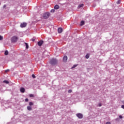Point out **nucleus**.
I'll list each match as a JSON object with an SVG mask.
<instances>
[{
  "instance_id": "obj_23",
  "label": "nucleus",
  "mask_w": 124,
  "mask_h": 124,
  "mask_svg": "<svg viewBox=\"0 0 124 124\" xmlns=\"http://www.w3.org/2000/svg\"><path fill=\"white\" fill-rule=\"evenodd\" d=\"M117 4H120V3H121V1L120 0H119L117 2Z\"/></svg>"
},
{
  "instance_id": "obj_13",
  "label": "nucleus",
  "mask_w": 124,
  "mask_h": 124,
  "mask_svg": "<svg viewBox=\"0 0 124 124\" xmlns=\"http://www.w3.org/2000/svg\"><path fill=\"white\" fill-rule=\"evenodd\" d=\"M26 49H29V45L27 43H25Z\"/></svg>"
},
{
  "instance_id": "obj_6",
  "label": "nucleus",
  "mask_w": 124,
  "mask_h": 124,
  "mask_svg": "<svg viewBox=\"0 0 124 124\" xmlns=\"http://www.w3.org/2000/svg\"><path fill=\"white\" fill-rule=\"evenodd\" d=\"M43 41L41 40L38 42V45L39 46H41L43 44Z\"/></svg>"
},
{
  "instance_id": "obj_17",
  "label": "nucleus",
  "mask_w": 124,
  "mask_h": 124,
  "mask_svg": "<svg viewBox=\"0 0 124 124\" xmlns=\"http://www.w3.org/2000/svg\"><path fill=\"white\" fill-rule=\"evenodd\" d=\"M4 54L6 55V56H7V55H8V51L7 50H6L4 52Z\"/></svg>"
},
{
  "instance_id": "obj_11",
  "label": "nucleus",
  "mask_w": 124,
  "mask_h": 124,
  "mask_svg": "<svg viewBox=\"0 0 124 124\" xmlns=\"http://www.w3.org/2000/svg\"><path fill=\"white\" fill-rule=\"evenodd\" d=\"M27 109H28L29 111H31V110H32L31 107V106H28V107H27Z\"/></svg>"
},
{
  "instance_id": "obj_19",
  "label": "nucleus",
  "mask_w": 124,
  "mask_h": 124,
  "mask_svg": "<svg viewBox=\"0 0 124 124\" xmlns=\"http://www.w3.org/2000/svg\"><path fill=\"white\" fill-rule=\"evenodd\" d=\"M30 97H34V95L33 94H31L30 95Z\"/></svg>"
},
{
  "instance_id": "obj_29",
  "label": "nucleus",
  "mask_w": 124,
  "mask_h": 124,
  "mask_svg": "<svg viewBox=\"0 0 124 124\" xmlns=\"http://www.w3.org/2000/svg\"><path fill=\"white\" fill-rule=\"evenodd\" d=\"M9 71H10L9 69H7L5 71V72H8Z\"/></svg>"
},
{
  "instance_id": "obj_32",
  "label": "nucleus",
  "mask_w": 124,
  "mask_h": 124,
  "mask_svg": "<svg viewBox=\"0 0 124 124\" xmlns=\"http://www.w3.org/2000/svg\"><path fill=\"white\" fill-rule=\"evenodd\" d=\"M121 107L123 108V109H124V105H122Z\"/></svg>"
},
{
  "instance_id": "obj_18",
  "label": "nucleus",
  "mask_w": 124,
  "mask_h": 124,
  "mask_svg": "<svg viewBox=\"0 0 124 124\" xmlns=\"http://www.w3.org/2000/svg\"><path fill=\"white\" fill-rule=\"evenodd\" d=\"M29 105H30V106H32V105H33V103H32V102H30V103H29Z\"/></svg>"
},
{
  "instance_id": "obj_28",
  "label": "nucleus",
  "mask_w": 124,
  "mask_h": 124,
  "mask_svg": "<svg viewBox=\"0 0 124 124\" xmlns=\"http://www.w3.org/2000/svg\"><path fill=\"white\" fill-rule=\"evenodd\" d=\"M32 77L34 78H35V76L33 74V75H32Z\"/></svg>"
},
{
  "instance_id": "obj_16",
  "label": "nucleus",
  "mask_w": 124,
  "mask_h": 124,
  "mask_svg": "<svg viewBox=\"0 0 124 124\" xmlns=\"http://www.w3.org/2000/svg\"><path fill=\"white\" fill-rule=\"evenodd\" d=\"M86 59H89L90 58V55L89 54H87L85 56Z\"/></svg>"
},
{
  "instance_id": "obj_27",
  "label": "nucleus",
  "mask_w": 124,
  "mask_h": 124,
  "mask_svg": "<svg viewBox=\"0 0 124 124\" xmlns=\"http://www.w3.org/2000/svg\"><path fill=\"white\" fill-rule=\"evenodd\" d=\"M25 101L26 102H28V101H29V99L28 98L25 99Z\"/></svg>"
},
{
  "instance_id": "obj_25",
  "label": "nucleus",
  "mask_w": 124,
  "mask_h": 124,
  "mask_svg": "<svg viewBox=\"0 0 124 124\" xmlns=\"http://www.w3.org/2000/svg\"><path fill=\"white\" fill-rule=\"evenodd\" d=\"M98 106H99V107H101V106H102V105L101 104V103H99Z\"/></svg>"
},
{
  "instance_id": "obj_2",
  "label": "nucleus",
  "mask_w": 124,
  "mask_h": 124,
  "mask_svg": "<svg viewBox=\"0 0 124 124\" xmlns=\"http://www.w3.org/2000/svg\"><path fill=\"white\" fill-rule=\"evenodd\" d=\"M50 16V14L49 13H45L43 15L44 19H48Z\"/></svg>"
},
{
  "instance_id": "obj_4",
  "label": "nucleus",
  "mask_w": 124,
  "mask_h": 124,
  "mask_svg": "<svg viewBox=\"0 0 124 124\" xmlns=\"http://www.w3.org/2000/svg\"><path fill=\"white\" fill-rule=\"evenodd\" d=\"M77 117L78 118V119H82L83 118V114L81 113H78L76 114Z\"/></svg>"
},
{
  "instance_id": "obj_30",
  "label": "nucleus",
  "mask_w": 124,
  "mask_h": 124,
  "mask_svg": "<svg viewBox=\"0 0 124 124\" xmlns=\"http://www.w3.org/2000/svg\"><path fill=\"white\" fill-rule=\"evenodd\" d=\"M123 118V116H122V115H120V116H119V118L120 119H122Z\"/></svg>"
},
{
  "instance_id": "obj_34",
  "label": "nucleus",
  "mask_w": 124,
  "mask_h": 124,
  "mask_svg": "<svg viewBox=\"0 0 124 124\" xmlns=\"http://www.w3.org/2000/svg\"><path fill=\"white\" fill-rule=\"evenodd\" d=\"M6 6L5 5H4V6H3V8H4V7H5Z\"/></svg>"
},
{
  "instance_id": "obj_22",
  "label": "nucleus",
  "mask_w": 124,
  "mask_h": 124,
  "mask_svg": "<svg viewBox=\"0 0 124 124\" xmlns=\"http://www.w3.org/2000/svg\"><path fill=\"white\" fill-rule=\"evenodd\" d=\"M68 93H72V90L71 89L69 90L68 91Z\"/></svg>"
},
{
  "instance_id": "obj_20",
  "label": "nucleus",
  "mask_w": 124,
  "mask_h": 124,
  "mask_svg": "<svg viewBox=\"0 0 124 124\" xmlns=\"http://www.w3.org/2000/svg\"><path fill=\"white\" fill-rule=\"evenodd\" d=\"M50 12H51V13H54V12H55V9H52L50 11Z\"/></svg>"
},
{
  "instance_id": "obj_15",
  "label": "nucleus",
  "mask_w": 124,
  "mask_h": 124,
  "mask_svg": "<svg viewBox=\"0 0 124 124\" xmlns=\"http://www.w3.org/2000/svg\"><path fill=\"white\" fill-rule=\"evenodd\" d=\"M84 24H85V21H81V22H80V25L81 26H83Z\"/></svg>"
},
{
  "instance_id": "obj_33",
  "label": "nucleus",
  "mask_w": 124,
  "mask_h": 124,
  "mask_svg": "<svg viewBox=\"0 0 124 124\" xmlns=\"http://www.w3.org/2000/svg\"><path fill=\"white\" fill-rule=\"evenodd\" d=\"M93 6L94 7H95L96 5H93Z\"/></svg>"
},
{
  "instance_id": "obj_10",
  "label": "nucleus",
  "mask_w": 124,
  "mask_h": 124,
  "mask_svg": "<svg viewBox=\"0 0 124 124\" xmlns=\"http://www.w3.org/2000/svg\"><path fill=\"white\" fill-rule=\"evenodd\" d=\"M59 8H60V6H59V5H56L54 6V9L58 10V9H59Z\"/></svg>"
},
{
  "instance_id": "obj_12",
  "label": "nucleus",
  "mask_w": 124,
  "mask_h": 124,
  "mask_svg": "<svg viewBox=\"0 0 124 124\" xmlns=\"http://www.w3.org/2000/svg\"><path fill=\"white\" fill-rule=\"evenodd\" d=\"M83 6H84V4H79L78 6V8H81V7H83Z\"/></svg>"
},
{
  "instance_id": "obj_14",
  "label": "nucleus",
  "mask_w": 124,
  "mask_h": 124,
  "mask_svg": "<svg viewBox=\"0 0 124 124\" xmlns=\"http://www.w3.org/2000/svg\"><path fill=\"white\" fill-rule=\"evenodd\" d=\"M3 83H4L5 84H9V81H8V80H4Z\"/></svg>"
},
{
  "instance_id": "obj_8",
  "label": "nucleus",
  "mask_w": 124,
  "mask_h": 124,
  "mask_svg": "<svg viewBox=\"0 0 124 124\" xmlns=\"http://www.w3.org/2000/svg\"><path fill=\"white\" fill-rule=\"evenodd\" d=\"M20 91L21 93H25V88H24L23 87L21 88Z\"/></svg>"
},
{
  "instance_id": "obj_21",
  "label": "nucleus",
  "mask_w": 124,
  "mask_h": 124,
  "mask_svg": "<svg viewBox=\"0 0 124 124\" xmlns=\"http://www.w3.org/2000/svg\"><path fill=\"white\" fill-rule=\"evenodd\" d=\"M2 39H3L2 36L0 35V40H2Z\"/></svg>"
},
{
  "instance_id": "obj_24",
  "label": "nucleus",
  "mask_w": 124,
  "mask_h": 124,
  "mask_svg": "<svg viewBox=\"0 0 124 124\" xmlns=\"http://www.w3.org/2000/svg\"><path fill=\"white\" fill-rule=\"evenodd\" d=\"M77 66V65H74L72 67V68H75Z\"/></svg>"
},
{
  "instance_id": "obj_3",
  "label": "nucleus",
  "mask_w": 124,
  "mask_h": 124,
  "mask_svg": "<svg viewBox=\"0 0 124 124\" xmlns=\"http://www.w3.org/2000/svg\"><path fill=\"white\" fill-rule=\"evenodd\" d=\"M18 40V37H17L16 36H15L11 38V41L13 43L16 42V41Z\"/></svg>"
},
{
  "instance_id": "obj_26",
  "label": "nucleus",
  "mask_w": 124,
  "mask_h": 124,
  "mask_svg": "<svg viewBox=\"0 0 124 124\" xmlns=\"http://www.w3.org/2000/svg\"><path fill=\"white\" fill-rule=\"evenodd\" d=\"M32 41L34 42V41H35V38H33L32 39H31Z\"/></svg>"
},
{
  "instance_id": "obj_1",
  "label": "nucleus",
  "mask_w": 124,
  "mask_h": 124,
  "mask_svg": "<svg viewBox=\"0 0 124 124\" xmlns=\"http://www.w3.org/2000/svg\"><path fill=\"white\" fill-rule=\"evenodd\" d=\"M50 63L51 65H56L58 63V60L56 59L52 58L50 61Z\"/></svg>"
},
{
  "instance_id": "obj_31",
  "label": "nucleus",
  "mask_w": 124,
  "mask_h": 124,
  "mask_svg": "<svg viewBox=\"0 0 124 124\" xmlns=\"http://www.w3.org/2000/svg\"><path fill=\"white\" fill-rule=\"evenodd\" d=\"M106 124H111V123L110 122H107Z\"/></svg>"
},
{
  "instance_id": "obj_5",
  "label": "nucleus",
  "mask_w": 124,
  "mask_h": 124,
  "mask_svg": "<svg viewBox=\"0 0 124 124\" xmlns=\"http://www.w3.org/2000/svg\"><path fill=\"white\" fill-rule=\"evenodd\" d=\"M26 27H27V23L23 22L22 23H21L20 24L21 28H26Z\"/></svg>"
},
{
  "instance_id": "obj_7",
  "label": "nucleus",
  "mask_w": 124,
  "mask_h": 124,
  "mask_svg": "<svg viewBox=\"0 0 124 124\" xmlns=\"http://www.w3.org/2000/svg\"><path fill=\"white\" fill-rule=\"evenodd\" d=\"M58 31L59 33H62V29L61 28H58Z\"/></svg>"
},
{
  "instance_id": "obj_9",
  "label": "nucleus",
  "mask_w": 124,
  "mask_h": 124,
  "mask_svg": "<svg viewBox=\"0 0 124 124\" xmlns=\"http://www.w3.org/2000/svg\"><path fill=\"white\" fill-rule=\"evenodd\" d=\"M63 61L64 62H66V61H67V56H64V57L63 58Z\"/></svg>"
}]
</instances>
